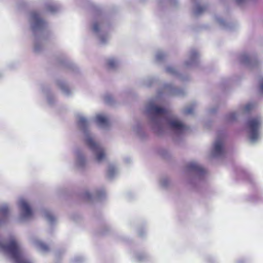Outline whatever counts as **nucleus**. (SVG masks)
Returning <instances> with one entry per match:
<instances>
[{
  "label": "nucleus",
  "mask_w": 263,
  "mask_h": 263,
  "mask_svg": "<svg viewBox=\"0 0 263 263\" xmlns=\"http://www.w3.org/2000/svg\"><path fill=\"white\" fill-rule=\"evenodd\" d=\"M158 98L151 99L145 106L146 113L150 120L153 129L161 135L168 129L177 133H182L187 129L179 119L166 109L158 106Z\"/></svg>",
  "instance_id": "1"
},
{
  "label": "nucleus",
  "mask_w": 263,
  "mask_h": 263,
  "mask_svg": "<svg viewBox=\"0 0 263 263\" xmlns=\"http://www.w3.org/2000/svg\"><path fill=\"white\" fill-rule=\"evenodd\" d=\"M77 119L78 125L84 133L85 143L92 152L94 161L102 163L107 158L106 149L96 141L95 135L89 130V120L82 114H79Z\"/></svg>",
  "instance_id": "2"
},
{
  "label": "nucleus",
  "mask_w": 263,
  "mask_h": 263,
  "mask_svg": "<svg viewBox=\"0 0 263 263\" xmlns=\"http://www.w3.org/2000/svg\"><path fill=\"white\" fill-rule=\"evenodd\" d=\"M30 27L35 36L34 41V50L39 52L43 48L42 39L45 29L47 27V23L42 18L40 13L32 11L28 18Z\"/></svg>",
  "instance_id": "3"
},
{
  "label": "nucleus",
  "mask_w": 263,
  "mask_h": 263,
  "mask_svg": "<svg viewBox=\"0 0 263 263\" xmlns=\"http://www.w3.org/2000/svg\"><path fill=\"white\" fill-rule=\"evenodd\" d=\"M263 123V117L256 116L250 118L247 123L248 136L252 143L257 142L261 137L260 128Z\"/></svg>",
  "instance_id": "4"
},
{
  "label": "nucleus",
  "mask_w": 263,
  "mask_h": 263,
  "mask_svg": "<svg viewBox=\"0 0 263 263\" xmlns=\"http://www.w3.org/2000/svg\"><path fill=\"white\" fill-rule=\"evenodd\" d=\"M17 205L21 212L20 219L21 221L28 220L32 217L33 211L31 207V203L28 199L23 197L19 198Z\"/></svg>",
  "instance_id": "5"
},
{
  "label": "nucleus",
  "mask_w": 263,
  "mask_h": 263,
  "mask_svg": "<svg viewBox=\"0 0 263 263\" xmlns=\"http://www.w3.org/2000/svg\"><path fill=\"white\" fill-rule=\"evenodd\" d=\"M93 33L97 36L101 44H106L109 40V35L106 32L102 22L94 21L91 26Z\"/></svg>",
  "instance_id": "6"
},
{
  "label": "nucleus",
  "mask_w": 263,
  "mask_h": 263,
  "mask_svg": "<svg viewBox=\"0 0 263 263\" xmlns=\"http://www.w3.org/2000/svg\"><path fill=\"white\" fill-rule=\"evenodd\" d=\"M254 107L253 103H248L243 107H241L237 112L233 111L228 114L225 117V119L227 122H233L237 119L240 115L249 112Z\"/></svg>",
  "instance_id": "7"
},
{
  "label": "nucleus",
  "mask_w": 263,
  "mask_h": 263,
  "mask_svg": "<svg viewBox=\"0 0 263 263\" xmlns=\"http://www.w3.org/2000/svg\"><path fill=\"white\" fill-rule=\"evenodd\" d=\"M199 55L195 49H192L187 54L186 59L183 62L182 67L183 68H192L198 65Z\"/></svg>",
  "instance_id": "8"
},
{
  "label": "nucleus",
  "mask_w": 263,
  "mask_h": 263,
  "mask_svg": "<svg viewBox=\"0 0 263 263\" xmlns=\"http://www.w3.org/2000/svg\"><path fill=\"white\" fill-rule=\"evenodd\" d=\"M224 137L218 136L215 140L211 155L213 157H219L222 156L224 152Z\"/></svg>",
  "instance_id": "9"
},
{
  "label": "nucleus",
  "mask_w": 263,
  "mask_h": 263,
  "mask_svg": "<svg viewBox=\"0 0 263 263\" xmlns=\"http://www.w3.org/2000/svg\"><path fill=\"white\" fill-rule=\"evenodd\" d=\"M105 195V191L104 188L101 187L92 191L86 190L83 194V197L86 200L93 201L101 199Z\"/></svg>",
  "instance_id": "10"
},
{
  "label": "nucleus",
  "mask_w": 263,
  "mask_h": 263,
  "mask_svg": "<svg viewBox=\"0 0 263 263\" xmlns=\"http://www.w3.org/2000/svg\"><path fill=\"white\" fill-rule=\"evenodd\" d=\"M74 155L75 167L80 170L85 168L87 164V160L84 153L82 150L78 149L74 151Z\"/></svg>",
  "instance_id": "11"
},
{
  "label": "nucleus",
  "mask_w": 263,
  "mask_h": 263,
  "mask_svg": "<svg viewBox=\"0 0 263 263\" xmlns=\"http://www.w3.org/2000/svg\"><path fill=\"white\" fill-rule=\"evenodd\" d=\"M239 59L241 63L250 68L256 67L258 65V62L255 58L246 53L240 54Z\"/></svg>",
  "instance_id": "12"
},
{
  "label": "nucleus",
  "mask_w": 263,
  "mask_h": 263,
  "mask_svg": "<svg viewBox=\"0 0 263 263\" xmlns=\"http://www.w3.org/2000/svg\"><path fill=\"white\" fill-rule=\"evenodd\" d=\"M186 167L188 171L194 173L199 177L202 176L205 173L202 166L196 161H191L189 162Z\"/></svg>",
  "instance_id": "13"
},
{
  "label": "nucleus",
  "mask_w": 263,
  "mask_h": 263,
  "mask_svg": "<svg viewBox=\"0 0 263 263\" xmlns=\"http://www.w3.org/2000/svg\"><path fill=\"white\" fill-rule=\"evenodd\" d=\"M164 92H167L171 95L177 96H183L186 94V90L184 89H179L175 88L171 84H165L163 86Z\"/></svg>",
  "instance_id": "14"
},
{
  "label": "nucleus",
  "mask_w": 263,
  "mask_h": 263,
  "mask_svg": "<svg viewBox=\"0 0 263 263\" xmlns=\"http://www.w3.org/2000/svg\"><path fill=\"white\" fill-rule=\"evenodd\" d=\"M95 121L98 126L102 128H107L109 125L108 117L104 114H97L95 118Z\"/></svg>",
  "instance_id": "15"
},
{
  "label": "nucleus",
  "mask_w": 263,
  "mask_h": 263,
  "mask_svg": "<svg viewBox=\"0 0 263 263\" xmlns=\"http://www.w3.org/2000/svg\"><path fill=\"white\" fill-rule=\"evenodd\" d=\"M10 215L9 205L5 203L0 208V225L6 222Z\"/></svg>",
  "instance_id": "16"
},
{
  "label": "nucleus",
  "mask_w": 263,
  "mask_h": 263,
  "mask_svg": "<svg viewBox=\"0 0 263 263\" xmlns=\"http://www.w3.org/2000/svg\"><path fill=\"white\" fill-rule=\"evenodd\" d=\"M57 85L61 89L64 95L66 96H69L72 93V89L69 87L65 81L63 80H58L57 82Z\"/></svg>",
  "instance_id": "17"
},
{
  "label": "nucleus",
  "mask_w": 263,
  "mask_h": 263,
  "mask_svg": "<svg viewBox=\"0 0 263 263\" xmlns=\"http://www.w3.org/2000/svg\"><path fill=\"white\" fill-rule=\"evenodd\" d=\"M32 243L36 249L42 253H46L49 250L48 246L37 238H33Z\"/></svg>",
  "instance_id": "18"
},
{
  "label": "nucleus",
  "mask_w": 263,
  "mask_h": 263,
  "mask_svg": "<svg viewBox=\"0 0 263 263\" xmlns=\"http://www.w3.org/2000/svg\"><path fill=\"white\" fill-rule=\"evenodd\" d=\"M119 173V168L115 164H109L107 170V177L112 179L117 176Z\"/></svg>",
  "instance_id": "19"
},
{
  "label": "nucleus",
  "mask_w": 263,
  "mask_h": 263,
  "mask_svg": "<svg viewBox=\"0 0 263 263\" xmlns=\"http://www.w3.org/2000/svg\"><path fill=\"white\" fill-rule=\"evenodd\" d=\"M194 3L193 8V13L195 16H199L202 14L206 10V7L205 6L201 5L196 2V0H192Z\"/></svg>",
  "instance_id": "20"
},
{
  "label": "nucleus",
  "mask_w": 263,
  "mask_h": 263,
  "mask_svg": "<svg viewBox=\"0 0 263 263\" xmlns=\"http://www.w3.org/2000/svg\"><path fill=\"white\" fill-rule=\"evenodd\" d=\"M119 64V61L116 58L110 57L106 60V66L109 69H115Z\"/></svg>",
  "instance_id": "21"
},
{
  "label": "nucleus",
  "mask_w": 263,
  "mask_h": 263,
  "mask_svg": "<svg viewBox=\"0 0 263 263\" xmlns=\"http://www.w3.org/2000/svg\"><path fill=\"white\" fill-rule=\"evenodd\" d=\"M215 22L218 25L223 29H231L232 26L230 23L226 22L222 18L217 15L215 16L214 17Z\"/></svg>",
  "instance_id": "22"
},
{
  "label": "nucleus",
  "mask_w": 263,
  "mask_h": 263,
  "mask_svg": "<svg viewBox=\"0 0 263 263\" xmlns=\"http://www.w3.org/2000/svg\"><path fill=\"white\" fill-rule=\"evenodd\" d=\"M165 71L168 74L179 77L181 80H184L185 79L181 77L179 74L177 70L172 66H168L165 68Z\"/></svg>",
  "instance_id": "23"
},
{
  "label": "nucleus",
  "mask_w": 263,
  "mask_h": 263,
  "mask_svg": "<svg viewBox=\"0 0 263 263\" xmlns=\"http://www.w3.org/2000/svg\"><path fill=\"white\" fill-rule=\"evenodd\" d=\"M43 215L45 218L51 224L53 223L56 220L55 217L53 215L51 211L49 210H45L43 212Z\"/></svg>",
  "instance_id": "24"
},
{
  "label": "nucleus",
  "mask_w": 263,
  "mask_h": 263,
  "mask_svg": "<svg viewBox=\"0 0 263 263\" xmlns=\"http://www.w3.org/2000/svg\"><path fill=\"white\" fill-rule=\"evenodd\" d=\"M160 186L163 189H166L171 185V182L169 178L167 177H163L159 181Z\"/></svg>",
  "instance_id": "25"
},
{
  "label": "nucleus",
  "mask_w": 263,
  "mask_h": 263,
  "mask_svg": "<svg viewBox=\"0 0 263 263\" xmlns=\"http://www.w3.org/2000/svg\"><path fill=\"white\" fill-rule=\"evenodd\" d=\"M166 56V54L163 51L158 50L155 53V60L157 62H160L165 59Z\"/></svg>",
  "instance_id": "26"
},
{
  "label": "nucleus",
  "mask_w": 263,
  "mask_h": 263,
  "mask_svg": "<svg viewBox=\"0 0 263 263\" xmlns=\"http://www.w3.org/2000/svg\"><path fill=\"white\" fill-rule=\"evenodd\" d=\"M196 106V103H193L190 105L187 106L183 110L184 113L186 115H192L194 113V110Z\"/></svg>",
  "instance_id": "27"
},
{
  "label": "nucleus",
  "mask_w": 263,
  "mask_h": 263,
  "mask_svg": "<svg viewBox=\"0 0 263 263\" xmlns=\"http://www.w3.org/2000/svg\"><path fill=\"white\" fill-rule=\"evenodd\" d=\"M147 257V255L144 253H138L135 256V260L137 261L140 262L144 261L146 260Z\"/></svg>",
  "instance_id": "28"
},
{
  "label": "nucleus",
  "mask_w": 263,
  "mask_h": 263,
  "mask_svg": "<svg viewBox=\"0 0 263 263\" xmlns=\"http://www.w3.org/2000/svg\"><path fill=\"white\" fill-rule=\"evenodd\" d=\"M42 91L44 92V93H45L46 95L48 102L50 104H52V102L51 101V99L52 98V96L49 93L48 89L46 88V89H43Z\"/></svg>",
  "instance_id": "29"
},
{
  "label": "nucleus",
  "mask_w": 263,
  "mask_h": 263,
  "mask_svg": "<svg viewBox=\"0 0 263 263\" xmlns=\"http://www.w3.org/2000/svg\"><path fill=\"white\" fill-rule=\"evenodd\" d=\"M46 8L48 11L54 13L55 12L58 10V7L55 5L49 4L47 5Z\"/></svg>",
  "instance_id": "30"
},
{
  "label": "nucleus",
  "mask_w": 263,
  "mask_h": 263,
  "mask_svg": "<svg viewBox=\"0 0 263 263\" xmlns=\"http://www.w3.org/2000/svg\"><path fill=\"white\" fill-rule=\"evenodd\" d=\"M154 82V79L152 78H148L145 79L144 81V85L147 87L151 86L152 84Z\"/></svg>",
  "instance_id": "31"
},
{
  "label": "nucleus",
  "mask_w": 263,
  "mask_h": 263,
  "mask_svg": "<svg viewBox=\"0 0 263 263\" xmlns=\"http://www.w3.org/2000/svg\"><path fill=\"white\" fill-rule=\"evenodd\" d=\"M259 92L261 95H263V76L260 77L259 79Z\"/></svg>",
  "instance_id": "32"
},
{
  "label": "nucleus",
  "mask_w": 263,
  "mask_h": 263,
  "mask_svg": "<svg viewBox=\"0 0 263 263\" xmlns=\"http://www.w3.org/2000/svg\"><path fill=\"white\" fill-rule=\"evenodd\" d=\"M104 100L106 103L111 104L113 101V98L111 96L107 95L104 97Z\"/></svg>",
  "instance_id": "33"
},
{
  "label": "nucleus",
  "mask_w": 263,
  "mask_h": 263,
  "mask_svg": "<svg viewBox=\"0 0 263 263\" xmlns=\"http://www.w3.org/2000/svg\"><path fill=\"white\" fill-rule=\"evenodd\" d=\"M82 261V258L80 257H76L73 260V263H79Z\"/></svg>",
  "instance_id": "34"
},
{
  "label": "nucleus",
  "mask_w": 263,
  "mask_h": 263,
  "mask_svg": "<svg viewBox=\"0 0 263 263\" xmlns=\"http://www.w3.org/2000/svg\"><path fill=\"white\" fill-rule=\"evenodd\" d=\"M140 129V125L138 123L137 124L136 127H133V130L136 133H138L139 132Z\"/></svg>",
  "instance_id": "35"
},
{
  "label": "nucleus",
  "mask_w": 263,
  "mask_h": 263,
  "mask_svg": "<svg viewBox=\"0 0 263 263\" xmlns=\"http://www.w3.org/2000/svg\"><path fill=\"white\" fill-rule=\"evenodd\" d=\"M217 110V108H211L209 110V112L211 113H214Z\"/></svg>",
  "instance_id": "36"
},
{
  "label": "nucleus",
  "mask_w": 263,
  "mask_h": 263,
  "mask_svg": "<svg viewBox=\"0 0 263 263\" xmlns=\"http://www.w3.org/2000/svg\"><path fill=\"white\" fill-rule=\"evenodd\" d=\"M171 1V3L172 4H176L177 3V0H170Z\"/></svg>",
  "instance_id": "37"
},
{
  "label": "nucleus",
  "mask_w": 263,
  "mask_h": 263,
  "mask_svg": "<svg viewBox=\"0 0 263 263\" xmlns=\"http://www.w3.org/2000/svg\"><path fill=\"white\" fill-rule=\"evenodd\" d=\"M138 234L140 236H143V234H142L140 231L138 232Z\"/></svg>",
  "instance_id": "38"
}]
</instances>
